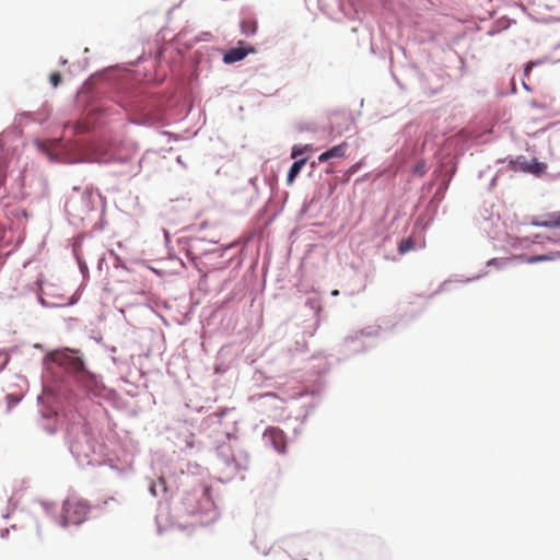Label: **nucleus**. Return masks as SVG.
Here are the masks:
<instances>
[{
  "instance_id": "obj_3",
  "label": "nucleus",
  "mask_w": 560,
  "mask_h": 560,
  "mask_svg": "<svg viewBox=\"0 0 560 560\" xmlns=\"http://www.w3.org/2000/svg\"><path fill=\"white\" fill-rule=\"evenodd\" d=\"M77 386L88 396L107 398L109 389L106 387L102 378L86 370L85 368L74 378Z\"/></svg>"
},
{
  "instance_id": "obj_14",
  "label": "nucleus",
  "mask_w": 560,
  "mask_h": 560,
  "mask_svg": "<svg viewBox=\"0 0 560 560\" xmlns=\"http://www.w3.org/2000/svg\"><path fill=\"white\" fill-rule=\"evenodd\" d=\"M550 257L547 256V255H537V256H530L527 258V262L529 264H534V262H538V261H545V260H549Z\"/></svg>"
},
{
  "instance_id": "obj_12",
  "label": "nucleus",
  "mask_w": 560,
  "mask_h": 560,
  "mask_svg": "<svg viewBox=\"0 0 560 560\" xmlns=\"http://www.w3.org/2000/svg\"><path fill=\"white\" fill-rule=\"evenodd\" d=\"M158 486L161 487L162 491H166V482H165V479L164 478H160L159 479V482L158 483H152L150 486V492L152 493V495L156 497L158 495Z\"/></svg>"
},
{
  "instance_id": "obj_7",
  "label": "nucleus",
  "mask_w": 560,
  "mask_h": 560,
  "mask_svg": "<svg viewBox=\"0 0 560 560\" xmlns=\"http://www.w3.org/2000/svg\"><path fill=\"white\" fill-rule=\"evenodd\" d=\"M306 162H307V159L302 158L292 164V166L290 167V170L288 172V177H287L288 185H291L294 182V179L298 177V175L300 174L302 167L306 164Z\"/></svg>"
},
{
  "instance_id": "obj_1",
  "label": "nucleus",
  "mask_w": 560,
  "mask_h": 560,
  "mask_svg": "<svg viewBox=\"0 0 560 560\" xmlns=\"http://www.w3.org/2000/svg\"><path fill=\"white\" fill-rule=\"evenodd\" d=\"M90 513L89 503L77 497H69L65 500L61 509V524L68 525H80L82 524Z\"/></svg>"
},
{
  "instance_id": "obj_2",
  "label": "nucleus",
  "mask_w": 560,
  "mask_h": 560,
  "mask_svg": "<svg viewBox=\"0 0 560 560\" xmlns=\"http://www.w3.org/2000/svg\"><path fill=\"white\" fill-rule=\"evenodd\" d=\"M75 351L68 348L62 350H55L46 355L45 362L56 363L60 368L65 369L68 373H70L74 380L78 374H80V372L85 368L83 360L75 355Z\"/></svg>"
},
{
  "instance_id": "obj_6",
  "label": "nucleus",
  "mask_w": 560,
  "mask_h": 560,
  "mask_svg": "<svg viewBox=\"0 0 560 560\" xmlns=\"http://www.w3.org/2000/svg\"><path fill=\"white\" fill-rule=\"evenodd\" d=\"M254 51L255 50L253 47H249L248 49H245L243 47L231 48L224 54L223 61L225 63H233L244 59L248 55V52Z\"/></svg>"
},
{
  "instance_id": "obj_18",
  "label": "nucleus",
  "mask_w": 560,
  "mask_h": 560,
  "mask_svg": "<svg viewBox=\"0 0 560 560\" xmlns=\"http://www.w3.org/2000/svg\"><path fill=\"white\" fill-rule=\"evenodd\" d=\"M529 70H530V66H527V68H526V74L529 72Z\"/></svg>"
},
{
  "instance_id": "obj_5",
  "label": "nucleus",
  "mask_w": 560,
  "mask_h": 560,
  "mask_svg": "<svg viewBox=\"0 0 560 560\" xmlns=\"http://www.w3.org/2000/svg\"><path fill=\"white\" fill-rule=\"evenodd\" d=\"M348 147H349V144L346 141H343L340 144L330 148L329 150L323 152L318 156V162L324 163L334 158H336V159L345 158Z\"/></svg>"
},
{
  "instance_id": "obj_17",
  "label": "nucleus",
  "mask_w": 560,
  "mask_h": 560,
  "mask_svg": "<svg viewBox=\"0 0 560 560\" xmlns=\"http://www.w3.org/2000/svg\"><path fill=\"white\" fill-rule=\"evenodd\" d=\"M331 294L336 296V295H338V294H339V291H338V290H334V291L331 292Z\"/></svg>"
},
{
  "instance_id": "obj_13",
  "label": "nucleus",
  "mask_w": 560,
  "mask_h": 560,
  "mask_svg": "<svg viewBox=\"0 0 560 560\" xmlns=\"http://www.w3.org/2000/svg\"><path fill=\"white\" fill-rule=\"evenodd\" d=\"M49 81L54 88H57L61 83V75L59 72H52L49 77Z\"/></svg>"
},
{
  "instance_id": "obj_8",
  "label": "nucleus",
  "mask_w": 560,
  "mask_h": 560,
  "mask_svg": "<svg viewBox=\"0 0 560 560\" xmlns=\"http://www.w3.org/2000/svg\"><path fill=\"white\" fill-rule=\"evenodd\" d=\"M241 31L245 36H253L257 32V21L254 18H246L241 22Z\"/></svg>"
},
{
  "instance_id": "obj_11",
  "label": "nucleus",
  "mask_w": 560,
  "mask_h": 560,
  "mask_svg": "<svg viewBox=\"0 0 560 560\" xmlns=\"http://www.w3.org/2000/svg\"><path fill=\"white\" fill-rule=\"evenodd\" d=\"M311 149H312V147H311L310 144H305V145L295 144V145L292 148L291 158H292V159H296V158H299L300 155H303L304 153H306L307 151H310Z\"/></svg>"
},
{
  "instance_id": "obj_10",
  "label": "nucleus",
  "mask_w": 560,
  "mask_h": 560,
  "mask_svg": "<svg viewBox=\"0 0 560 560\" xmlns=\"http://www.w3.org/2000/svg\"><path fill=\"white\" fill-rule=\"evenodd\" d=\"M415 248V241L411 237L402 238L398 244V253L404 255Z\"/></svg>"
},
{
  "instance_id": "obj_15",
  "label": "nucleus",
  "mask_w": 560,
  "mask_h": 560,
  "mask_svg": "<svg viewBox=\"0 0 560 560\" xmlns=\"http://www.w3.org/2000/svg\"><path fill=\"white\" fill-rule=\"evenodd\" d=\"M488 266H494L495 268H502L504 266V261L498 258H492L487 262Z\"/></svg>"
},
{
  "instance_id": "obj_16",
  "label": "nucleus",
  "mask_w": 560,
  "mask_h": 560,
  "mask_svg": "<svg viewBox=\"0 0 560 560\" xmlns=\"http://www.w3.org/2000/svg\"><path fill=\"white\" fill-rule=\"evenodd\" d=\"M109 502H115V499L114 498H109V499L104 501V504H108Z\"/></svg>"
},
{
  "instance_id": "obj_4",
  "label": "nucleus",
  "mask_w": 560,
  "mask_h": 560,
  "mask_svg": "<svg viewBox=\"0 0 560 560\" xmlns=\"http://www.w3.org/2000/svg\"><path fill=\"white\" fill-rule=\"evenodd\" d=\"M264 438L271 443V445L278 453H285L287 438L282 430L275 427H270L265 431Z\"/></svg>"
},
{
  "instance_id": "obj_9",
  "label": "nucleus",
  "mask_w": 560,
  "mask_h": 560,
  "mask_svg": "<svg viewBox=\"0 0 560 560\" xmlns=\"http://www.w3.org/2000/svg\"><path fill=\"white\" fill-rule=\"evenodd\" d=\"M542 228H560V212L548 214L547 219L536 223Z\"/></svg>"
}]
</instances>
